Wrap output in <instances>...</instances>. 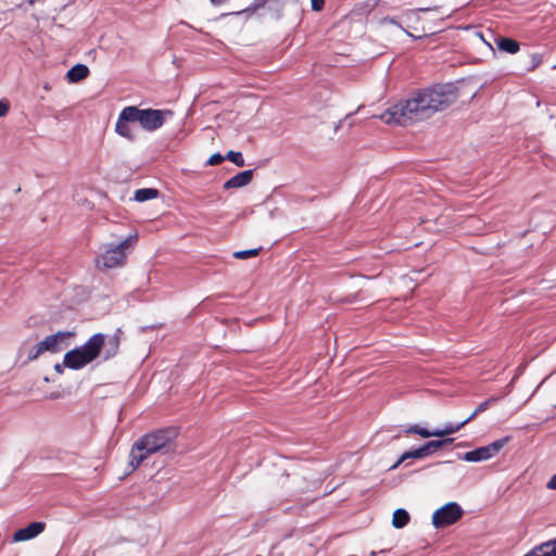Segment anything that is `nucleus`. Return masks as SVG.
Segmentation results:
<instances>
[{
    "mask_svg": "<svg viewBox=\"0 0 556 556\" xmlns=\"http://www.w3.org/2000/svg\"><path fill=\"white\" fill-rule=\"evenodd\" d=\"M458 91L455 85H437L415 93L386 110L379 118L388 125L407 126L431 117L455 103Z\"/></svg>",
    "mask_w": 556,
    "mask_h": 556,
    "instance_id": "obj_1",
    "label": "nucleus"
},
{
    "mask_svg": "<svg viewBox=\"0 0 556 556\" xmlns=\"http://www.w3.org/2000/svg\"><path fill=\"white\" fill-rule=\"evenodd\" d=\"M118 349V334L96 333L84 345L68 351L64 355L63 364H55L54 370L59 374L63 372V367L78 370L100 356L108 361L117 354Z\"/></svg>",
    "mask_w": 556,
    "mask_h": 556,
    "instance_id": "obj_2",
    "label": "nucleus"
},
{
    "mask_svg": "<svg viewBox=\"0 0 556 556\" xmlns=\"http://www.w3.org/2000/svg\"><path fill=\"white\" fill-rule=\"evenodd\" d=\"M177 434L176 429L166 428L148 433L136 441L130 451L129 465L131 470L139 467L149 455L159 452L167 453L170 451Z\"/></svg>",
    "mask_w": 556,
    "mask_h": 556,
    "instance_id": "obj_3",
    "label": "nucleus"
},
{
    "mask_svg": "<svg viewBox=\"0 0 556 556\" xmlns=\"http://www.w3.org/2000/svg\"><path fill=\"white\" fill-rule=\"evenodd\" d=\"M434 11H437V9L419 8L417 10H407L403 13L404 23L406 24V26L408 28H413L414 30L420 33L417 36L412 34L407 29L403 28L402 25L393 17H384L379 22V24L382 27L395 26L399 30L403 31L405 35H407L408 37H412V38H421L424 36L432 35V34L437 33V29L434 27H425V26L418 27L417 24L420 22L419 13L420 12L430 13V12H434Z\"/></svg>",
    "mask_w": 556,
    "mask_h": 556,
    "instance_id": "obj_4",
    "label": "nucleus"
},
{
    "mask_svg": "<svg viewBox=\"0 0 556 556\" xmlns=\"http://www.w3.org/2000/svg\"><path fill=\"white\" fill-rule=\"evenodd\" d=\"M500 399H501V396H493V397H490L489 400L480 403L477 406V408L475 409V412L458 425L447 424L443 429L433 430V431H429L426 428H421V427L415 425V426L407 428L405 430V432L408 434H410V433L418 434L421 438H426V439L430 438V437L443 438L445 435L453 434V433L457 432L458 430H460L467 422L472 420L478 414L486 410L492 403L498 401Z\"/></svg>",
    "mask_w": 556,
    "mask_h": 556,
    "instance_id": "obj_5",
    "label": "nucleus"
},
{
    "mask_svg": "<svg viewBox=\"0 0 556 556\" xmlns=\"http://www.w3.org/2000/svg\"><path fill=\"white\" fill-rule=\"evenodd\" d=\"M137 239L138 235L134 233L126 238L125 240H123L117 245H104L103 253L97 260L98 266L102 265L104 268H114L117 266H122L126 261V249L132 245L137 241Z\"/></svg>",
    "mask_w": 556,
    "mask_h": 556,
    "instance_id": "obj_6",
    "label": "nucleus"
},
{
    "mask_svg": "<svg viewBox=\"0 0 556 556\" xmlns=\"http://www.w3.org/2000/svg\"><path fill=\"white\" fill-rule=\"evenodd\" d=\"M130 108L131 111H129V113H131V115L134 114V116H129L130 119L138 122L140 126L148 131L159 129L164 124L165 119L173 115V112L169 110H141L137 106Z\"/></svg>",
    "mask_w": 556,
    "mask_h": 556,
    "instance_id": "obj_7",
    "label": "nucleus"
},
{
    "mask_svg": "<svg viewBox=\"0 0 556 556\" xmlns=\"http://www.w3.org/2000/svg\"><path fill=\"white\" fill-rule=\"evenodd\" d=\"M463 514L464 511L457 503H447L433 513L432 525L434 528H444L451 526L459 520Z\"/></svg>",
    "mask_w": 556,
    "mask_h": 556,
    "instance_id": "obj_8",
    "label": "nucleus"
},
{
    "mask_svg": "<svg viewBox=\"0 0 556 556\" xmlns=\"http://www.w3.org/2000/svg\"><path fill=\"white\" fill-rule=\"evenodd\" d=\"M509 441L508 437L492 442L489 445L478 447L464 454L463 459L470 463L488 460L495 456Z\"/></svg>",
    "mask_w": 556,
    "mask_h": 556,
    "instance_id": "obj_9",
    "label": "nucleus"
},
{
    "mask_svg": "<svg viewBox=\"0 0 556 556\" xmlns=\"http://www.w3.org/2000/svg\"><path fill=\"white\" fill-rule=\"evenodd\" d=\"M74 336L71 331H58L54 334L47 336L41 342L45 352L58 353L68 345V339Z\"/></svg>",
    "mask_w": 556,
    "mask_h": 556,
    "instance_id": "obj_10",
    "label": "nucleus"
},
{
    "mask_svg": "<svg viewBox=\"0 0 556 556\" xmlns=\"http://www.w3.org/2000/svg\"><path fill=\"white\" fill-rule=\"evenodd\" d=\"M46 529V523L41 521H35L29 523L25 528H21L13 534V542H23L35 539L41 534Z\"/></svg>",
    "mask_w": 556,
    "mask_h": 556,
    "instance_id": "obj_11",
    "label": "nucleus"
},
{
    "mask_svg": "<svg viewBox=\"0 0 556 556\" xmlns=\"http://www.w3.org/2000/svg\"><path fill=\"white\" fill-rule=\"evenodd\" d=\"M129 111H131L130 106H126L125 109L122 110V112L119 113L118 119L116 122V125H115V131L124 138L134 140L135 136L129 126V123H135L136 121L130 119V117H128V116H132L131 113H129Z\"/></svg>",
    "mask_w": 556,
    "mask_h": 556,
    "instance_id": "obj_12",
    "label": "nucleus"
},
{
    "mask_svg": "<svg viewBox=\"0 0 556 556\" xmlns=\"http://www.w3.org/2000/svg\"><path fill=\"white\" fill-rule=\"evenodd\" d=\"M252 178H253V170L252 169L243 170V172L235 175L230 179H228L224 184V189L228 190V189H235V188L244 187V186L249 185L252 181Z\"/></svg>",
    "mask_w": 556,
    "mask_h": 556,
    "instance_id": "obj_13",
    "label": "nucleus"
},
{
    "mask_svg": "<svg viewBox=\"0 0 556 556\" xmlns=\"http://www.w3.org/2000/svg\"><path fill=\"white\" fill-rule=\"evenodd\" d=\"M525 556H556V539L535 546Z\"/></svg>",
    "mask_w": 556,
    "mask_h": 556,
    "instance_id": "obj_14",
    "label": "nucleus"
},
{
    "mask_svg": "<svg viewBox=\"0 0 556 556\" xmlns=\"http://www.w3.org/2000/svg\"><path fill=\"white\" fill-rule=\"evenodd\" d=\"M494 41L497 49L505 53L515 54L520 49L518 41L511 38L496 37L494 38Z\"/></svg>",
    "mask_w": 556,
    "mask_h": 556,
    "instance_id": "obj_15",
    "label": "nucleus"
},
{
    "mask_svg": "<svg viewBox=\"0 0 556 556\" xmlns=\"http://www.w3.org/2000/svg\"><path fill=\"white\" fill-rule=\"evenodd\" d=\"M89 75V68L84 64H76L66 74V77L72 83H78Z\"/></svg>",
    "mask_w": 556,
    "mask_h": 556,
    "instance_id": "obj_16",
    "label": "nucleus"
},
{
    "mask_svg": "<svg viewBox=\"0 0 556 556\" xmlns=\"http://www.w3.org/2000/svg\"><path fill=\"white\" fill-rule=\"evenodd\" d=\"M409 514L405 509L397 508L392 516V526L396 529H402L409 522Z\"/></svg>",
    "mask_w": 556,
    "mask_h": 556,
    "instance_id": "obj_17",
    "label": "nucleus"
},
{
    "mask_svg": "<svg viewBox=\"0 0 556 556\" xmlns=\"http://www.w3.org/2000/svg\"><path fill=\"white\" fill-rule=\"evenodd\" d=\"M452 442H453V439H451V438L438 440V441H429L426 444H424L420 448H421V452L424 453V456H427V455L438 451L439 448H441L447 444H451Z\"/></svg>",
    "mask_w": 556,
    "mask_h": 556,
    "instance_id": "obj_18",
    "label": "nucleus"
},
{
    "mask_svg": "<svg viewBox=\"0 0 556 556\" xmlns=\"http://www.w3.org/2000/svg\"><path fill=\"white\" fill-rule=\"evenodd\" d=\"M159 194V191L154 188H143L135 191L134 199L138 202H144L148 200L155 199Z\"/></svg>",
    "mask_w": 556,
    "mask_h": 556,
    "instance_id": "obj_19",
    "label": "nucleus"
},
{
    "mask_svg": "<svg viewBox=\"0 0 556 556\" xmlns=\"http://www.w3.org/2000/svg\"><path fill=\"white\" fill-rule=\"evenodd\" d=\"M422 457H425V456H424V453L421 452L420 447L417 450H414V451L405 452L404 454H402V456L399 458V460L394 465L391 466V469H396L400 466V464H402L406 459L422 458Z\"/></svg>",
    "mask_w": 556,
    "mask_h": 556,
    "instance_id": "obj_20",
    "label": "nucleus"
},
{
    "mask_svg": "<svg viewBox=\"0 0 556 556\" xmlns=\"http://www.w3.org/2000/svg\"><path fill=\"white\" fill-rule=\"evenodd\" d=\"M261 249H251V250H243V251H237L233 253V257L238 260H247L250 257H255L258 255Z\"/></svg>",
    "mask_w": 556,
    "mask_h": 556,
    "instance_id": "obj_21",
    "label": "nucleus"
},
{
    "mask_svg": "<svg viewBox=\"0 0 556 556\" xmlns=\"http://www.w3.org/2000/svg\"><path fill=\"white\" fill-rule=\"evenodd\" d=\"M225 159L229 160L230 162H232L233 164H236L239 167L244 166V159H243L241 152L229 151L226 154Z\"/></svg>",
    "mask_w": 556,
    "mask_h": 556,
    "instance_id": "obj_22",
    "label": "nucleus"
},
{
    "mask_svg": "<svg viewBox=\"0 0 556 556\" xmlns=\"http://www.w3.org/2000/svg\"><path fill=\"white\" fill-rule=\"evenodd\" d=\"M42 353H45V350L42 348V344L41 342H38L37 344H35L28 352V355H27V358L28 361H34L36 358L39 357V355H41Z\"/></svg>",
    "mask_w": 556,
    "mask_h": 556,
    "instance_id": "obj_23",
    "label": "nucleus"
},
{
    "mask_svg": "<svg viewBox=\"0 0 556 556\" xmlns=\"http://www.w3.org/2000/svg\"><path fill=\"white\" fill-rule=\"evenodd\" d=\"M225 156H223L219 153H215L211 155V157L207 160V164L211 166L218 165L224 161Z\"/></svg>",
    "mask_w": 556,
    "mask_h": 556,
    "instance_id": "obj_24",
    "label": "nucleus"
},
{
    "mask_svg": "<svg viewBox=\"0 0 556 556\" xmlns=\"http://www.w3.org/2000/svg\"><path fill=\"white\" fill-rule=\"evenodd\" d=\"M312 9L314 11H320L325 4V0H311Z\"/></svg>",
    "mask_w": 556,
    "mask_h": 556,
    "instance_id": "obj_25",
    "label": "nucleus"
},
{
    "mask_svg": "<svg viewBox=\"0 0 556 556\" xmlns=\"http://www.w3.org/2000/svg\"><path fill=\"white\" fill-rule=\"evenodd\" d=\"M9 111V105L0 101V117L4 116Z\"/></svg>",
    "mask_w": 556,
    "mask_h": 556,
    "instance_id": "obj_26",
    "label": "nucleus"
},
{
    "mask_svg": "<svg viewBox=\"0 0 556 556\" xmlns=\"http://www.w3.org/2000/svg\"><path fill=\"white\" fill-rule=\"evenodd\" d=\"M546 486L549 490H556V475L552 476V478L547 482Z\"/></svg>",
    "mask_w": 556,
    "mask_h": 556,
    "instance_id": "obj_27",
    "label": "nucleus"
},
{
    "mask_svg": "<svg viewBox=\"0 0 556 556\" xmlns=\"http://www.w3.org/2000/svg\"><path fill=\"white\" fill-rule=\"evenodd\" d=\"M267 0H255L253 3V11L257 10L258 8H262Z\"/></svg>",
    "mask_w": 556,
    "mask_h": 556,
    "instance_id": "obj_28",
    "label": "nucleus"
},
{
    "mask_svg": "<svg viewBox=\"0 0 556 556\" xmlns=\"http://www.w3.org/2000/svg\"><path fill=\"white\" fill-rule=\"evenodd\" d=\"M515 379H516V378H514V379H513V381L508 384V391H507V392H509V391H510V389H511V387H513V383L515 382Z\"/></svg>",
    "mask_w": 556,
    "mask_h": 556,
    "instance_id": "obj_29",
    "label": "nucleus"
},
{
    "mask_svg": "<svg viewBox=\"0 0 556 556\" xmlns=\"http://www.w3.org/2000/svg\"><path fill=\"white\" fill-rule=\"evenodd\" d=\"M34 1H35V0H28V2H29L30 4H33V3H34Z\"/></svg>",
    "mask_w": 556,
    "mask_h": 556,
    "instance_id": "obj_30",
    "label": "nucleus"
}]
</instances>
